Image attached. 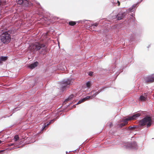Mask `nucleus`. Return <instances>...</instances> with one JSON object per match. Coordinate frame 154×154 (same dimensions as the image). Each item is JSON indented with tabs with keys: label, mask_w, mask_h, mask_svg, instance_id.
I'll return each mask as SVG.
<instances>
[{
	"label": "nucleus",
	"mask_w": 154,
	"mask_h": 154,
	"mask_svg": "<svg viewBox=\"0 0 154 154\" xmlns=\"http://www.w3.org/2000/svg\"><path fill=\"white\" fill-rule=\"evenodd\" d=\"M71 83V80L69 79H64L61 82L60 85L61 89L63 90L65 88L67 85H69Z\"/></svg>",
	"instance_id": "obj_5"
},
{
	"label": "nucleus",
	"mask_w": 154,
	"mask_h": 154,
	"mask_svg": "<svg viewBox=\"0 0 154 154\" xmlns=\"http://www.w3.org/2000/svg\"><path fill=\"white\" fill-rule=\"evenodd\" d=\"M134 146L132 145V144H129V145L128 146V147H132L134 149L136 148V146L137 144L135 143H134Z\"/></svg>",
	"instance_id": "obj_13"
},
{
	"label": "nucleus",
	"mask_w": 154,
	"mask_h": 154,
	"mask_svg": "<svg viewBox=\"0 0 154 154\" xmlns=\"http://www.w3.org/2000/svg\"><path fill=\"white\" fill-rule=\"evenodd\" d=\"M146 99V95L144 94V96L142 95L140 96L139 100L141 101H145Z\"/></svg>",
	"instance_id": "obj_9"
},
{
	"label": "nucleus",
	"mask_w": 154,
	"mask_h": 154,
	"mask_svg": "<svg viewBox=\"0 0 154 154\" xmlns=\"http://www.w3.org/2000/svg\"><path fill=\"white\" fill-rule=\"evenodd\" d=\"M98 94V92H95L94 94L92 96H91L92 98L95 97Z\"/></svg>",
	"instance_id": "obj_21"
},
{
	"label": "nucleus",
	"mask_w": 154,
	"mask_h": 154,
	"mask_svg": "<svg viewBox=\"0 0 154 154\" xmlns=\"http://www.w3.org/2000/svg\"><path fill=\"white\" fill-rule=\"evenodd\" d=\"M1 41L4 43H8L11 40V37L10 35L7 32L3 33L0 36Z\"/></svg>",
	"instance_id": "obj_1"
},
{
	"label": "nucleus",
	"mask_w": 154,
	"mask_h": 154,
	"mask_svg": "<svg viewBox=\"0 0 154 154\" xmlns=\"http://www.w3.org/2000/svg\"><path fill=\"white\" fill-rule=\"evenodd\" d=\"M145 80L147 82L154 81V75L148 76L146 78Z\"/></svg>",
	"instance_id": "obj_7"
},
{
	"label": "nucleus",
	"mask_w": 154,
	"mask_h": 154,
	"mask_svg": "<svg viewBox=\"0 0 154 154\" xmlns=\"http://www.w3.org/2000/svg\"><path fill=\"white\" fill-rule=\"evenodd\" d=\"M124 13H123L122 12H120L119 13L117 16H115L113 18L115 19L117 18L118 20H120L122 19L124 17Z\"/></svg>",
	"instance_id": "obj_6"
},
{
	"label": "nucleus",
	"mask_w": 154,
	"mask_h": 154,
	"mask_svg": "<svg viewBox=\"0 0 154 154\" xmlns=\"http://www.w3.org/2000/svg\"><path fill=\"white\" fill-rule=\"evenodd\" d=\"M140 116V114L139 113H137L133 115L132 116H129L128 118L124 119V122L121 123L120 124V126L122 127L128 124L127 121L129 120H133L137 118L138 117Z\"/></svg>",
	"instance_id": "obj_3"
},
{
	"label": "nucleus",
	"mask_w": 154,
	"mask_h": 154,
	"mask_svg": "<svg viewBox=\"0 0 154 154\" xmlns=\"http://www.w3.org/2000/svg\"><path fill=\"white\" fill-rule=\"evenodd\" d=\"M93 74V72H88V75L90 76H91Z\"/></svg>",
	"instance_id": "obj_22"
},
{
	"label": "nucleus",
	"mask_w": 154,
	"mask_h": 154,
	"mask_svg": "<svg viewBox=\"0 0 154 154\" xmlns=\"http://www.w3.org/2000/svg\"><path fill=\"white\" fill-rule=\"evenodd\" d=\"M93 91H92V92H91L90 93H88V95H91V94H92V92H93Z\"/></svg>",
	"instance_id": "obj_23"
},
{
	"label": "nucleus",
	"mask_w": 154,
	"mask_h": 154,
	"mask_svg": "<svg viewBox=\"0 0 154 154\" xmlns=\"http://www.w3.org/2000/svg\"><path fill=\"white\" fill-rule=\"evenodd\" d=\"M98 24L96 23L95 24H94L93 25H92V26H91V28L93 27L94 28L95 27H97V26Z\"/></svg>",
	"instance_id": "obj_20"
},
{
	"label": "nucleus",
	"mask_w": 154,
	"mask_h": 154,
	"mask_svg": "<svg viewBox=\"0 0 154 154\" xmlns=\"http://www.w3.org/2000/svg\"><path fill=\"white\" fill-rule=\"evenodd\" d=\"M86 87L88 88H90V86L91 85V83L90 82L88 81V82L86 83Z\"/></svg>",
	"instance_id": "obj_15"
},
{
	"label": "nucleus",
	"mask_w": 154,
	"mask_h": 154,
	"mask_svg": "<svg viewBox=\"0 0 154 154\" xmlns=\"http://www.w3.org/2000/svg\"><path fill=\"white\" fill-rule=\"evenodd\" d=\"M8 57H7L2 56L0 57V63H1L2 61H5L7 59Z\"/></svg>",
	"instance_id": "obj_11"
},
{
	"label": "nucleus",
	"mask_w": 154,
	"mask_h": 154,
	"mask_svg": "<svg viewBox=\"0 0 154 154\" xmlns=\"http://www.w3.org/2000/svg\"><path fill=\"white\" fill-rule=\"evenodd\" d=\"M75 24H76L75 22H74V21H70V22H69V25H71V26H73V25H75Z\"/></svg>",
	"instance_id": "obj_17"
},
{
	"label": "nucleus",
	"mask_w": 154,
	"mask_h": 154,
	"mask_svg": "<svg viewBox=\"0 0 154 154\" xmlns=\"http://www.w3.org/2000/svg\"><path fill=\"white\" fill-rule=\"evenodd\" d=\"M25 2H28V1L26 0H16V2L19 4H21Z\"/></svg>",
	"instance_id": "obj_12"
},
{
	"label": "nucleus",
	"mask_w": 154,
	"mask_h": 154,
	"mask_svg": "<svg viewBox=\"0 0 154 154\" xmlns=\"http://www.w3.org/2000/svg\"><path fill=\"white\" fill-rule=\"evenodd\" d=\"M1 143V141L0 140V143Z\"/></svg>",
	"instance_id": "obj_28"
},
{
	"label": "nucleus",
	"mask_w": 154,
	"mask_h": 154,
	"mask_svg": "<svg viewBox=\"0 0 154 154\" xmlns=\"http://www.w3.org/2000/svg\"><path fill=\"white\" fill-rule=\"evenodd\" d=\"M84 102V100L83 98L82 99V100H81L79 101V102H78V103L76 104H80L83 102Z\"/></svg>",
	"instance_id": "obj_19"
},
{
	"label": "nucleus",
	"mask_w": 154,
	"mask_h": 154,
	"mask_svg": "<svg viewBox=\"0 0 154 154\" xmlns=\"http://www.w3.org/2000/svg\"><path fill=\"white\" fill-rule=\"evenodd\" d=\"M135 7V6H134V5H133V7Z\"/></svg>",
	"instance_id": "obj_29"
},
{
	"label": "nucleus",
	"mask_w": 154,
	"mask_h": 154,
	"mask_svg": "<svg viewBox=\"0 0 154 154\" xmlns=\"http://www.w3.org/2000/svg\"><path fill=\"white\" fill-rule=\"evenodd\" d=\"M92 98L91 96H87L86 97L83 98V99L84 100V101H85L87 100H88L89 99H92Z\"/></svg>",
	"instance_id": "obj_14"
},
{
	"label": "nucleus",
	"mask_w": 154,
	"mask_h": 154,
	"mask_svg": "<svg viewBox=\"0 0 154 154\" xmlns=\"http://www.w3.org/2000/svg\"><path fill=\"white\" fill-rule=\"evenodd\" d=\"M55 119H54L53 120H51L49 123H48L47 124H45L42 127V130H43L46 127V126L49 125L50 124L53 123Z\"/></svg>",
	"instance_id": "obj_10"
},
{
	"label": "nucleus",
	"mask_w": 154,
	"mask_h": 154,
	"mask_svg": "<svg viewBox=\"0 0 154 154\" xmlns=\"http://www.w3.org/2000/svg\"><path fill=\"white\" fill-rule=\"evenodd\" d=\"M152 120L151 117L146 116L139 122V124L141 125H146L147 127H149L151 125Z\"/></svg>",
	"instance_id": "obj_2"
},
{
	"label": "nucleus",
	"mask_w": 154,
	"mask_h": 154,
	"mask_svg": "<svg viewBox=\"0 0 154 154\" xmlns=\"http://www.w3.org/2000/svg\"><path fill=\"white\" fill-rule=\"evenodd\" d=\"M131 11H133L132 9H131Z\"/></svg>",
	"instance_id": "obj_27"
},
{
	"label": "nucleus",
	"mask_w": 154,
	"mask_h": 154,
	"mask_svg": "<svg viewBox=\"0 0 154 154\" xmlns=\"http://www.w3.org/2000/svg\"><path fill=\"white\" fill-rule=\"evenodd\" d=\"M3 151V150H1V151H0V152H2Z\"/></svg>",
	"instance_id": "obj_25"
},
{
	"label": "nucleus",
	"mask_w": 154,
	"mask_h": 154,
	"mask_svg": "<svg viewBox=\"0 0 154 154\" xmlns=\"http://www.w3.org/2000/svg\"><path fill=\"white\" fill-rule=\"evenodd\" d=\"M1 4V2L0 1V5Z\"/></svg>",
	"instance_id": "obj_26"
},
{
	"label": "nucleus",
	"mask_w": 154,
	"mask_h": 154,
	"mask_svg": "<svg viewBox=\"0 0 154 154\" xmlns=\"http://www.w3.org/2000/svg\"><path fill=\"white\" fill-rule=\"evenodd\" d=\"M73 95H70L68 98V99H67V100H72V98H73Z\"/></svg>",
	"instance_id": "obj_18"
},
{
	"label": "nucleus",
	"mask_w": 154,
	"mask_h": 154,
	"mask_svg": "<svg viewBox=\"0 0 154 154\" xmlns=\"http://www.w3.org/2000/svg\"><path fill=\"white\" fill-rule=\"evenodd\" d=\"M41 48V46L38 43H35L31 45L29 48V49L32 51H35L39 50Z\"/></svg>",
	"instance_id": "obj_4"
},
{
	"label": "nucleus",
	"mask_w": 154,
	"mask_h": 154,
	"mask_svg": "<svg viewBox=\"0 0 154 154\" xmlns=\"http://www.w3.org/2000/svg\"><path fill=\"white\" fill-rule=\"evenodd\" d=\"M38 63L37 62H36L33 63H32L30 65L28 66V67L30 69H33L36 67L38 65Z\"/></svg>",
	"instance_id": "obj_8"
},
{
	"label": "nucleus",
	"mask_w": 154,
	"mask_h": 154,
	"mask_svg": "<svg viewBox=\"0 0 154 154\" xmlns=\"http://www.w3.org/2000/svg\"><path fill=\"white\" fill-rule=\"evenodd\" d=\"M118 6H119L120 5V3L119 1H118Z\"/></svg>",
	"instance_id": "obj_24"
},
{
	"label": "nucleus",
	"mask_w": 154,
	"mask_h": 154,
	"mask_svg": "<svg viewBox=\"0 0 154 154\" xmlns=\"http://www.w3.org/2000/svg\"><path fill=\"white\" fill-rule=\"evenodd\" d=\"M19 139V137L18 135H17L14 136V140L15 141H17Z\"/></svg>",
	"instance_id": "obj_16"
}]
</instances>
